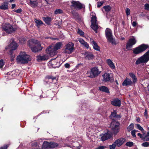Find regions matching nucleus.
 <instances>
[{
    "label": "nucleus",
    "mask_w": 149,
    "mask_h": 149,
    "mask_svg": "<svg viewBox=\"0 0 149 149\" xmlns=\"http://www.w3.org/2000/svg\"><path fill=\"white\" fill-rule=\"evenodd\" d=\"M132 83V81L131 80L127 78H126L122 83V85L123 86H127L130 85Z\"/></svg>",
    "instance_id": "obj_18"
},
{
    "label": "nucleus",
    "mask_w": 149,
    "mask_h": 149,
    "mask_svg": "<svg viewBox=\"0 0 149 149\" xmlns=\"http://www.w3.org/2000/svg\"><path fill=\"white\" fill-rule=\"evenodd\" d=\"M31 60L30 56L25 52H21L17 58V62L18 63H27Z\"/></svg>",
    "instance_id": "obj_3"
},
{
    "label": "nucleus",
    "mask_w": 149,
    "mask_h": 149,
    "mask_svg": "<svg viewBox=\"0 0 149 149\" xmlns=\"http://www.w3.org/2000/svg\"><path fill=\"white\" fill-rule=\"evenodd\" d=\"M106 62L110 68L112 69H115V67L114 64L111 60L110 59H107L106 60Z\"/></svg>",
    "instance_id": "obj_21"
},
{
    "label": "nucleus",
    "mask_w": 149,
    "mask_h": 149,
    "mask_svg": "<svg viewBox=\"0 0 149 149\" xmlns=\"http://www.w3.org/2000/svg\"><path fill=\"white\" fill-rule=\"evenodd\" d=\"M120 124L118 122H112L110 125L111 132L114 134L116 135L119 132L120 130Z\"/></svg>",
    "instance_id": "obj_6"
},
{
    "label": "nucleus",
    "mask_w": 149,
    "mask_h": 149,
    "mask_svg": "<svg viewBox=\"0 0 149 149\" xmlns=\"http://www.w3.org/2000/svg\"><path fill=\"white\" fill-rule=\"evenodd\" d=\"M102 77L104 81H108L110 80V76L109 74L105 73L102 75Z\"/></svg>",
    "instance_id": "obj_26"
},
{
    "label": "nucleus",
    "mask_w": 149,
    "mask_h": 149,
    "mask_svg": "<svg viewBox=\"0 0 149 149\" xmlns=\"http://www.w3.org/2000/svg\"><path fill=\"white\" fill-rule=\"evenodd\" d=\"M50 143L47 141H45L43 143L42 148L43 149H48L50 148Z\"/></svg>",
    "instance_id": "obj_27"
},
{
    "label": "nucleus",
    "mask_w": 149,
    "mask_h": 149,
    "mask_svg": "<svg viewBox=\"0 0 149 149\" xmlns=\"http://www.w3.org/2000/svg\"><path fill=\"white\" fill-rule=\"evenodd\" d=\"M84 46L87 49H88L89 47V45L86 42L85 43V44H84Z\"/></svg>",
    "instance_id": "obj_53"
},
{
    "label": "nucleus",
    "mask_w": 149,
    "mask_h": 149,
    "mask_svg": "<svg viewBox=\"0 0 149 149\" xmlns=\"http://www.w3.org/2000/svg\"><path fill=\"white\" fill-rule=\"evenodd\" d=\"M22 11V10L20 8L16 10H15V12L17 13H20Z\"/></svg>",
    "instance_id": "obj_54"
},
{
    "label": "nucleus",
    "mask_w": 149,
    "mask_h": 149,
    "mask_svg": "<svg viewBox=\"0 0 149 149\" xmlns=\"http://www.w3.org/2000/svg\"><path fill=\"white\" fill-rule=\"evenodd\" d=\"M78 41H79V42L82 44L83 43V42H85V41L83 40L81 38H79L78 39Z\"/></svg>",
    "instance_id": "obj_50"
},
{
    "label": "nucleus",
    "mask_w": 149,
    "mask_h": 149,
    "mask_svg": "<svg viewBox=\"0 0 149 149\" xmlns=\"http://www.w3.org/2000/svg\"><path fill=\"white\" fill-rule=\"evenodd\" d=\"M65 67L66 68H69L70 67V65L68 63L65 64L64 65Z\"/></svg>",
    "instance_id": "obj_56"
},
{
    "label": "nucleus",
    "mask_w": 149,
    "mask_h": 149,
    "mask_svg": "<svg viewBox=\"0 0 149 149\" xmlns=\"http://www.w3.org/2000/svg\"><path fill=\"white\" fill-rule=\"evenodd\" d=\"M136 125L137 126V128L140 130L141 131L143 132L144 133V134L145 133V132L144 131V129H143V128L140 126V125L139 124H136Z\"/></svg>",
    "instance_id": "obj_35"
},
{
    "label": "nucleus",
    "mask_w": 149,
    "mask_h": 149,
    "mask_svg": "<svg viewBox=\"0 0 149 149\" xmlns=\"http://www.w3.org/2000/svg\"><path fill=\"white\" fill-rule=\"evenodd\" d=\"M46 78L49 79H52V80L56 79V77H52L51 76H48L46 77Z\"/></svg>",
    "instance_id": "obj_48"
},
{
    "label": "nucleus",
    "mask_w": 149,
    "mask_h": 149,
    "mask_svg": "<svg viewBox=\"0 0 149 149\" xmlns=\"http://www.w3.org/2000/svg\"><path fill=\"white\" fill-rule=\"evenodd\" d=\"M144 114L145 116H147V111L146 109L145 110V111L144 112Z\"/></svg>",
    "instance_id": "obj_62"
},
{
    "label": "nucleus",
    "mask_w": 149,
    "mask_h": 149,
    "mask_svg": "<svg viewBox=\"0 0 149 149\" xmlns=\"http://www.w3.org/2000/svg\"><path fill=\"white\" fill-rule=\"evenodd\" d=\"M141 145L142 146L144 147H148L149 146V142H145L143 143Z\"/></svg>",
    "instance_id": "obj_39"
},
{
    "label": "nucleus",
    "mask_w": 149,
    "mask_h": 149,
    "mask_svg": "<svg viewBox=\"0 0 149 149\" xmlns=\"http://www.w3.org/2000/svg\"><path fill=\"white\" fill-rule=\"evenodd\" d=\"M74 49V44L70 42L65 46L63 52L66 54H70L73 52Z\"/></svg>",
    "instance_id": "obj_8"
},
{
    "label": "nucleus",
    "mask_w": 149,
    "mask_h": 149,
    "mask_svg": "<svg viewBox=\"0 0 149 149\" xmlns=\"http://www.w3.org/2000/svg\"><path fill=\"white\" fill-rule=\"evenodd\" d=\"M99 90L102 91L106 93H109V91L108 88L104 86H100L99 88Z\"/></svg>",
    "instance_id": "obj_24"
},
{
    "label": "nucleus",
    "mask_w": 149,
    "mask_h": 149,
    "mask_svg": "<svg viewBox=\"0 0 149 149\" xmlns=\"http://www.w3.org/2000/svg\"><path fill=\"white\" fill-rule=\"evenodd\" d=\"M138 136H139L141 138H143V136L140 133H138L137 134Z\"/></svg>",
    "instance_id": "obj_60"
},
{
    "label": "nucleus",
    "mask_w": 149,
    "mask_h": 149,
    "mask_svg": "<svg viewBox=\"0 0 149 149\" xmlns=\"http://www.w3.org/2000/svg\"><path fill=\"white\" fill-rule=\"evenodd\" d=\"M47 3L49 4L50 3L52 2L54 0H45Z\"/></svg>",
    "instance_id": "obj_58"
},
{
    "label": "nucleus",
    "mask_w": 149,
    "mask_h": 149,
    "mask_svg": "<svg viewBox=\"0 0 149 149\" xmlns=\"http://www.w3.org/2000/svg\"><path fill=\"white\" fill-rule=\"evenodd\" d=\"M63 45L62 43L61 42H58L55 44H52L47 48L46 51L48 54L52 56L57 54V50L61 49Z\"/></svg>",
    "instance_id": "obj_1"
},
{
    "label": "nucleus",
    "mask_w": 149,
    "mask_h": 149,
    "mask_svg": "<svg viewBox=\"0 0 149 149\" xmlns=\"http://www.w3.org/2000/svg\"><path fill=\"white\" fill-rule=\"evenodd\" d=\"M111 103L112 105L115 106L120 107V101L118 98L113 99Z\"/></svg>",
    "instance_id": "obj_17"
},
{
    "label": "nucleus",
    "mask_w": 149,
    "mask_h": 149,
    "mask_svg": "<svg viewBox=\"0 0 149 149\" xmlns=\"http://www.w3.org/2000/svg\"><path fill=\"white\" fill-rule=\"evenodd\" d=\"M134 127V124L133 123H131L127 127V130L128 132H130L132 130Z\"/></svg>",
    "instance_id": "obj_32"
},
{
    "label": "nucleus",
    "mask_w": 149,
    "mask_h": 149,
    "mask_svg": "<svg viewBox=\"0 0 149 149\" xmlns=\"http://www.w3.org/2000/svg\"><path fill=\"white\" fill-rule=\"evenodd\" d=\"M54 12L55 14L57 15L62 13L63 12L62 10L60 9H58L56 10Z\"/></svg>",
    "instance_id": "obj_37"
},
{
    "label": "nucleus",
    "mask_w": 149,
    "mask_h": 149,
    "mask_svg": "<svg viewBox=\"0 0 149 149\" xmlns=\"http://www.w3.org/2000/svg\"><path fill=\"white\" fill-rule=\"evenodd\" d=\"M29 45L32 51L34 52L40 51L42 49L40 42L35 39L30 40L29 41Z\"/></svg>",
    "instance_id": "obj_2"
},
{
    "label": "nucleus",
    "mask_w": 149,
    "mask_h": 149,
    "mask_svg": "<svg viewBox=\"0 0 149 149\" xmlns=\"http://www.w3.org/2000/svg\"><path fill=\"white\" fill-rule=\"evenodd\" d=\"M90 41L93 44V45L94 49L96 50L99 51L100 50V48L96 42L94 41L92 39H91Z\"/></svg>",
    "instance_id": "obj_20"
},
{
    "label": "nucleus",
    "mask_w": 149,
    "mask_h": 149,
    "mask_svg": "<svg viewBox=\"0 0 149 149\" xmlns=\"http://www.w3.org/2000/svg\"><path fill=\"white\" fill-rule=\"evenodd\" d=\"M107 39L109 42L111 43L113 45H116L117 44L115 39L113 38V36Z\"/></svg>",
    "instance_id": "obj_23"
},
{
    "label": "nucleus",
    "mask_w": 149,
    "mask_h": 149,
    "mask_svg": "<svg viewBox=\"0 0 149 149\" xmlns=\"http://www.w3.org/2000/svg\"><path fill=\"white\" fill-rule=\"evenodd\" d=\"M81 146H79L77 147L76 148L77 149H80Z\"/></svg>",
    "instance_id": "obj_63"
},
{
    "label": "nucleus",
    "mask_w": 149,
    "mask_h": 149,
    "mask_svg": "<svg viewBox=\"0 0 149 149\" xmlns=\"http://www.w3.org/2000/svg\"><path fill=\"white\" fill-rule=\"evenodd\" d=\"M35 22L38 28L43 24V22L39 19H35Z\"/></svg>",
    "instance_id": "obj_28"
},
{
    "label": "nucleus",
    "mask_w": 149,
    "mask_h": 149,
    "mask_svg": "<svg viewBox=\"0 0 149 149\" xmlns=\"http://www.w3.org/2000/svg\"><path fill=\"white\" fill-rule=\"evenodd\" d=\"M112 136L111 132L109 131H108L107 133L104 134L100 135V138L102 141H104L111 138L112 137Z\"/></svg>",
    "instance_id": "obj_11"
},
{
    "label": "nucleus",
    "mask_w": 149,
    "mask_h": 149,
    "mask_svg": "<svg viewBox=\"0 0 149 149\" xmlns=\"http://www.w3.org/2000/svg\"><path fill=\"white\" fill-rule=\"evenodd\" d=\"M18 46V45L16 42L12 41L10 44L6 47V49H10L12 50H14L17 48Z\"/></svg>",
    "instance_id": "obj_15"
},
{
    "label": "nucleus",
    "mask_w": 149,
    "mask_h": 149,
    "mask_svg": "<svg viewBox=\"0 0 149 149\" xmlns=\"http://www.w3.org/2000/svg\"><path fill=\"white\" fill-rule=\"evenodd\" d=\"M130 76L132 78L133 82L134 83L137 81V79L134 74L130 73L129 74Z\"/></svg>",
    "instance_id": "obj_29"
},
{
    "label": "nucleus",
    "mask_w": 149,
    "mask_h": 149,
    "mask_svg": "<svg viewBox=\"0 0 149 149\" xmlns=\"http://www.w3.org/2000/svg\"><path fill=\"white\" fill-rule=\"evenodd\" d=\"M125 141V139L124 138H120L116 139L114 142L116 146L120 147L122 145Z\"/></svg>",
    "instance_id": "obj_16"
},
{
    "label": "nucleus",
    "mask_w": 149,
    "mask_h": 149,
    "mask_svg": "<svg viewBox=\"0 0 149 149\" xmlns=\"http://www.w3.org/2000/svg\"><path fill=\"white\" fill-rule=\"evenodd\" d=\"M102 70V66L100 68H98V67H95L91 68L90 72L87 73V75L91 78L95 77L100 73Z\"/></svg>",
    "instance_id": "obj_4"
},
{
    "label": "nucleus",
    "mask_w": 149,
    "mask_h": 149,
    "mask_svg": "<svg viewBox=\"0 0 149 149\" xmlns=\"http://www.w3.org/2000/svg\"><path fill=\"white\" fill-rule=\"evenodd\" d=\"M30 5L32 7H34L36 6V2L35 1H32L31 0H29Z\"/></svg>",
    "instance_id": "obj_34"
},
{
    "label": "nucleus",
    "mask_w": 149,
    "mask_h": 149,
    "mask_svg": "<svg viewBox=\"0 0 149 149\" xmlns=\"http://www.w3.org/2000/svg\"><path fill=\"white\" fill-rule=\"evenodd\" d=\"M83 66V64L82 63H79L76 66V67L79 68V67L80 66Z\"/></svg>",
    "instance_id": "obj_59"
},
{
    "label": "nucleus",
    "mask_w": 149,
    "mask_h": 149,
    "mask_svg": "<svg viewBox=\"0 0 149 149\" xmlns=\"http://www.w3.org/2000/svg\"><path fill=\"white\" fill-rule=\"evenodd\" d=\"M43 20L47 24H49L52 20V19L51 17H43Z\"/></svg>",
    "instance_id": "obj_31"
},
{
    "label": "nucleus",
    "mask_w": 149,
    "mask_h": 149,
    "mask_svg": "<svg viewBox=\"0 0 149 149\" xmlns=\"http://www.w3.org/2000/svg\"><path fill=\"white\" fill-rule=\"evenodd\" d=\"M136 25L137 23L136 22L134 21L132 22V25L134 27L136 26Z\"/></svg>",
    "instance_id": "obj_57"
},
{
    "label": "nucleus",
    "mask_w": 149,
    "mask_h": 149,
    "mask_svg": "<svg viewBox=\"0 0 149 149\" xmlns=\"http://www.w3.org/2000/svg\"><path fill=\"white\" fill-rule=\"evenodd\" d=\"M72 5L71 6H73L76 9H81L83 8V5L78 1H71Z\"/></svg>",
    "instance_id": "obj_14"
},
{
    "label": "nucleus",
    "mask_w": 149,
    "mask_h": 149,
    "mask_svg": "<svg viewBox=\"0 0 149 149\" xmlns=\"http://www.w3.org/2000/svg\"><path fill=\"white\" fill-rule=\"evenodd\" d=\"M48 65L50 68H56L60 66L59 63L56 59H52L48 63Z\"/></svg>",
    "instance_id": "obj_12"
},
{
    "label": "nucleus",
    "mask_w": 149,
    "mask_h": 149,
    "mask_svg": "<svg viewBox=\"0 0 149 149\" xmlns=\"http://www.w3.org/2000/svg\"><path fill=\"white\" fill-rule=\"evenodd\" d=\"M103 3V2H98L97 3V7L99 8L102 5Z\"/></svg>",
    "instance_id": "obj_44"
},
{
    "label": "nucleus",
    "mask_w": 149,
    "mask_h": 149,
    "mask_svg": "<svg viewBox=\"0 0 149 149\" xmlns=\"http://www.w3.org/2000/svg\"><path fill=\"white\" fill-rule=\"evenodd\" d=\"M149 60V50L143 56L138 58L135 62L137 65L146 63Z\"/></svg>",
    "instance_id": "obj_5"
},
{
    "label": "nucleus",
    "mask_w": 149,
    "mask_h": 149,
    "mask_svg": "<svg viewBox=\"0 0 149 149\" xmlns=\"http://www.w3.org/2000/svg\"><path fill=\"white\" fill-rule=\"evenodd\" d=\"M149 48V46L148 45H141L138 47L134 49L133 50V52L135 54H138L142 52Z\"/></svg>",
    "instance_id": "obj_7"
},
{
    "label": "nucleus",
    "mask_w": 149,
    "mask_h": 149,
    "mask_svg": "<svg viewBox=\"0 0 149 149\" xmlns=\"http://www.w3.org/2000/svg\"><path fill=\"white\" fill-rule=\"evenodd\" d=\"M144 141H149V135H146L144 138Z\"/></svg>",
    "instance_id": "obj_49"
},
{
    "label": "nucleus",
    "mask_w": 149,
    "mask_h": 149,
    "mask_svg": "<svg viewBox=\"0 0 149 149\" xmlns=\"http://www.w3.org/2000/svg\"><path fill=\"white\" fill-rule=\"evenodd\" d=\"M50 148H54L58 146V144L54 142H49Z\"/></svg>",
    "instance_id": "obj_30"
},
{
    "label": "nucleus",
    "mask_w": 149,
    "mask_h": 149,
    "mask_svg": "<svg viewBox=\"0 0 149 149\" xmlns=\"http://www.w3.org/2000/svg\"><path fill=\"white\" fill-rule=\"evenodd\" d=\"M136 133V130H134L132 131H131V134L133 137H136V136L135 135Z\"/></svg>",
    "instance_id": "obj_43"
},
{
    "label": "nucleus",
    "mask_w": 149,
    "mask_h": 149,
    "mask_svg": "<svg viewBox=\"0 0 149 149\" xmlns=\"http://www.w3.org/2000/svg\"><path fill=\"white\" fill-rule=\"evenodd\" d=\"M91 27L95 32L96 33H97V30L98 29V26L96 22V17L95 16H93L91 19Z\"/></svg>",
    "instance_id": "obj_10"
},
{
    "label": "nucleus",
    "mask_w": 149,
    "mask_h": 149,
    "mask_svg": "<svg viewBox=\"0 0 149 149\" xmlns=\"http://www.w3.org/2000/svg\"><path fill=\"white\" fill-rule=\"evenodd\" d=\"M110 117L112 119L113 118H117L118 116L117 115L116 112L115 111H114L113 112L111 113L110 116Z\"/></svg>",
    "instance_id": "obj_36"
},
{
    "label": "nucleus",
    "mask_w": 149,
    "mask_h": 149,
    "mask_svg": "<svg viewBox=\"0 0 149 149\" xmlns=\"http://www.w3.org/2000/svg\"><path fill=\"white\" fill-rule=\"evenodd\" d=\"M86 59H87L89 60L91 59L94 58V56L91 53H89L86 55Z\"/></svg>",
    "instance_id": "obj_33"
},
{
    "label": "nucleus",
    "mask_w": 149,
    "mask_h": 149,
    "mask_svg": "<svg viewBox=\"0 0 149 149\" xmlns=\"http://www.w3.org/2000/svg\"><path fill=\"white\" fill-rule=\"evenodd\" d=\"M9 145H7L3 147H1L0 148V149H7V148L8 147Z\"/></svg>",
    "instance_id": "obj_51"
},
{
    "label": "nucleus",
    "mask_w": 149,
    "mask_h": 149,
    "mask_svg": "<svg viewBox=\"0 0 149 149\" xmlns=\"http://www.w3.org/2000/svg\"><path fill=\"white\" fill-rule=\"evenodd\" d=\"M8 1H5L2 3L0 6V9L1 10H7L8 9Z\"/></svg>",
    "instance_id": "obj_19"
},
{
    "label": "nucleus",
    "mask_w": 149,
    "mask_h": 149,
    "mask_svg": "<svg viewBox=\"0 0 149 149\" xmlns=\"http://www.w3.org/2000/svg\"><path fill=\"white\" fill-rule=\"evenodd\" d=\"M145 8L146 10L149 11V4L146 3L144 5Z\"/></svg>",
    "instance_id": "obj_45"
},
{
    "label": "nucleus",
    "mask_w": 149,
    "mask_h": 149,
    "mask_svg": "<svg viewBox=\"0 0 149 149\" xmlns=\"http://www.w3.org/2000/svg\"><path fill=\"white\" fill-rule=\"evenodd\" d=\"M105 34L107 38L113 36L111 30L109 28L106 29L105 31Z\"/></svg>",
    "instance_id": "obj_22"
},
{
    "label": "nucleus",
    "mask_w": 149,
    "mask_h": 149,
    "mask_svg": "<svg viewBox=\"0 0 149 149\" xmlns=\"http://www.w3.org/2000/svg\"><path fill=\"white\" fill-rule=\"evenodd\" d=\"M125 12L127 16L130 15V10L129 8H126L125 9Z\"/></svg>",
    "instance_id": "obj_41"
},
{
    "label": "nucleus",
    "mask_w": 149,
    "mask_h": 149,
    "mask_svg": "<svg viewBox=\"0 0 149 149\" xmlns=\"http://www.w3.org/2000/svg\"><path fill=\"white\" fill-rule=\"evenodd\" d=\"M4 65V63L3 60L1 59L0 60V68H2L3 65Z\"/></svg>",
    "instance_id": "obj_46"
},
{
    "label": "nucleus",
    "mask_w": 149,
    "mask_h": 149,
    "mask_svg": "<svg viewBox=\"0 0 149 149\" xmlns=\"http://www.w3.org/2000/svg\"><path fill=\"white\" fill-rule=\"evenodd\" d=\"M36 58L37 60L38 61L45 60L48 58V57L46 55L38 56H37Z\"/></svg>",
    "instance_id": "obj_25"
},
{
    "label": "nucleus",
    "mask_w": 149,
    "mask_h": 149,
    "mask_svg": "<svg viewBox=\"0 0 149 149\" xmlns=\"http://www.w3.org/2000/svg\"><path fill=\"white\" fill-rule=\"evenodd\" d=\"M31 145L33 146H36L37 145V143L36 142H33L32 143Z\"/></svg>",
    "instance_id": "obj_52"
},
{
    "label": "nucleus",
    "mask_w": 149,
    "mask_h": 149,
    "mask_svg": "<svg viewBox=\"0 0 149 149\" xmlns=\"http://www.w3.org/2000/svg\"><path fill=\"white\" fill-rule=\"evenodd\" d=\"M3 29L8 33H13L15 30L13 26L9 24H5L3 25Z\"/></svg>",
    "instance_id": "obj_9"
},
{
    "label": "nucleus",
    "mask_w": 149,
    "mask_h": 149,
    "mask_svg": "<svg viewBox=\"0 0 149 149\" xmlns=\"http://www.w3.org/2000/svg\"><path fill=\"white\" fill-rule=\"evenodd\" d=\"M103 8L107 12L109 11L111 9V7L109 6H104L103 7Z\"/></svg>",
    "instance_id": "obj_38"
},
{
    "label": "nucleus",
    "mask_w": 149,
    "mask_h": 149,
    "mask_svg": "<svg viewBox=\"0 0 149 149\" xmlns=\"http://www.w3.org/2000/svg\"><path fill=\"white\" fill-rule=\"evenodd\" d=\"M104 148V146H100L96 148V149H103Z\"/></svg>",
    "instance_id": "obj_55"
},
{
    "label": "nucleus",
    "mask_w": 149,
    "mask_h": 149,
    "mask_svg": "<svg viewBox=\"0 0 149 149\" xmlns=\"http://www.w3.org/2000/svg\"><path fill=\"white\" fill-rule=\"evenodd\" d=\"M77 32L81 36H83L84 35V32L81 30L79 29Z\"/></svg>",
    "instance_id": "obj_47"
},
{
    "label": "nucleus",
    "mask_w": 149,
    "mask_h": 149,
    "mask_svg": "<svg viewBox=\"0 0 149 149\" xmlns=\"http://www.w3.org/2000/svg\"><path fill=\"white\" fill-rule=\"evenodd\" d=\"M116 145L114 143V142L110 146V149H115Z\"/></svg>",
    "instance_id": "obj_42"
},
{
    "label": "nucleus",
    "mask_w": 149,
    "mask_h": 149,
    "mask_svg": "<svg viewBox=\"0 0 149 149\" xmlns=\"http://www.w3.org/2000/svg\"><path fill=\"white\" fill-rule=\"evenodd\" d=\"M16 6V5L15 4H13L12 5L11 8L13 9Z\"/></svg>",
    "instance_id": "obj_61"
},
{
    "label": "nucleus",
    "mask_w": 149,
    "mask_h": 149,
    "mask_svg": "<svg viewBox=\"0 0 149 149\" xmlns=\"http://www.w3.org/2000/svg\"><path fill=\"white\" fill-rule=\"evenodd\" d=\"M136 42V40L134 37L130 39L127 43V48L129 49L132 48V46L135 44Z\"/></svg>",
    "instance_id": "obj_13"
},
{
    "label": "nucleus",
    "mask_w": 149,
    "mask_h": 149,
    "mask_svg": "<svg viewBox=\"0 0 149 149\" xmlns=\"http://www.w3.org/2000/svg\"><path fill=\"white\" fill-rule=\"evenodd\" d=\"M149 131L147 132L146 135H149V128H148Z\"/></svg>",
    "instance_id": "obj_64"
},
{
    "label": "nucleus",
    "mask_w": 149,
    "mask_h": 149,
    "mask_svg": "<svg viewBox=\"0 0 149 149\" xmlns=\"http://www.w3.org/2000/svg\"><path fill=\"white\" fill-rule=\"evenodd\" d=\"M133 142L130 141L127 142L126 144V145L127 146L129 147L132 146L133 145Z\"/></svg>",
    "instance_id": "obj_40"
}]
</instances>
